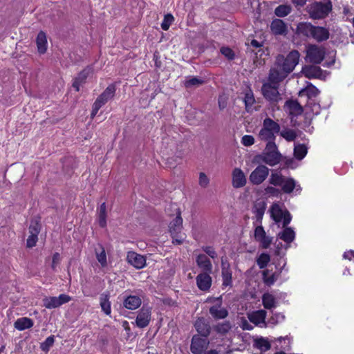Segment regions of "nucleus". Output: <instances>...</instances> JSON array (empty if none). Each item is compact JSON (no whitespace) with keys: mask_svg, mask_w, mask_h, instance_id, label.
<instances>
[{"mask_svg":"<svg viewBox=\"0 0 354 354\" xmlns=\"http://www.w3.org/2000/svg\"><path fill=\"white\" fill-rule=\"evenodd\" d=\"M283 219V227H286L287 225L290 223L292 216L290 212L287 210L284 211V214L282 217Z\"/></svg>","mask_w":354,"mask_h":354,"instance_id":"nucleus-58","label":"nucleus"},{"mask_svg":"<svg viewBox=\"0 0 354 354\" xmlns=\"http://www.w3.org/2000/svg\"><path fill=\"white\" fill-rule=\"evenodd\" d=\"M54 342V335H50L48 337L44 342L41 343L40 348L44 352H48L50 348L53 346Z\"/></svg>","mask_w":354,"mask_h":354,"instance_id":"nucleus-47","label":"nucleus"},{"mask_svg":"<svg viewBox=\"0 0 354 354\" xmlns=\"http://www.w3.org/2000/svg\"><path fill=\"white\" fill-rule=\"evenodd\" d=\"M204 83V80L197 77H191L186 80L184 85L187 88L199 86Z\"/></svg>","mask_w":354,"mask_h":354,"instance_id":"nucleus-45","label":"nucleus"},{"mask_svg":"<svg viewBox=\"0 0 354 354\" xmlns=\"http://www.w3.org/2000/svg\"><path fill=\"white\" fill-rule=\"evenodd\" d=\"M278 237L286 243H290L295 238V233L292 228L286 227L278 234Z\"/></svg>","mask_w":354,"mask_h":354,"instance_id":"nucleus-33","label":"nucleus"},{"mask_svg":"<svg viewBox=\"0 0 354 354\" xmlns=\"http://www.w3.org/2000/svg\"><path fill=\"white\" fill-rule=\"evenodd\" d=\"M174 20V18L171 14L165 15L163 21L161 23L162 29L164 30H167L169 28Z\"/></svg>","mask_w":354,"mask_h":354,"instance_id":"nucleus-49","label":"nucleus"},{"mask_svg":"<svg viewBox=\"0 0 354 354\" xmlns=\"http://www.w3.org/2000/svg\"><path fill=\"white\" fill-rule=\"evenodd\" d=\"M287 76L288 74L275 63L274 66L270 70L268 83L279 86V83L283 81Z\"/></svg>","mask_w":354,"mask_h":354,"instance_id":"nucleus-12","label":"nucleus"},{"mask_svg":"<svg viewBox=\"0 0 354 354\" xmlns=\"http://www.w3.org/2000/svg\"><path fill=\"white\" fill-rule=\"evenodd\" d=\"M197 266L201 268L204 272L211 273L212 270V265L209 258L203 254H201L196 257Z\"/></svg>","mask_w":354,"mask_h":354,"instance_id":"nucleus-26","label":"nucleus"},{"mask_svg":"<svg viewBox=\"0 0 354 354\" xmlns=\"http://www.w3.org/2000/svg\"><path fill=\"white\" fill-rule=\"evenodd\" d=\"M209 272H203L197 275L196 278L198 288L203 291L208 290L212 285V277Z\"/></svg>","mask_w":354,"mask_h":354,"instance_id":"nucleus-19","label":"nucleus"},{"mask_svg":"<svg viewBox=\"0 0 354 354\" xmlns=\"http://www.w3.org/2000/svg\"><path fill=\"white\" fill-rule=\"evenodd\" d=\"M253 346L259 349L261 351L265 352L270 348L271 345L267 339L260 337L254 340Z\"/></svg>","mask_w":354,"mask_h":354,"instance_id":"nucleus-39","label":"nucleus"},{"mask_svg":"<svg viewBox=\"0 0 354 354\" xmlns=\"http://www.w3.org/2000/svg\"><path fill=\"white\" fill-rule=\"evenodd\" d=\"M278 85H274L270 83L263 84L262 86L263 96L270 102H278L281 99L278 91Z\"/></svg>","mask_w":354,"mask_h":354,"instance_id":"nucleus-11","label":"nucleus"},{"mask_svg":"<svg viewBox=\"0 0 354 354\" xmlns=\"http://www.w3.org/2000/svg\"><path fill=\"white\" fill-rule=\"evenodd\" d=\"M263 305L266 309H272L276 306V300L274 297L269 293H266L262 297Z\"/></svg>","mask_w":354,"mask_h":354,"instance_id":"nucleus-40","label":"nucleus"},{"mask_svg":"<svg viewBox=\"0 0 354 354\" xmlns=\"http://www.w3.org/2000/svg\"><path fill=\"white\" fill-rule=\"evenodd\" d=\"M216 304L209 308L210 315L216 319H225L228 315V312L225 308L221 307V297L215 299Z\"/></svg>","mask_w":354,"mask_h":354,"instance_id":"nucleus-13","label":"nucleus"},{"mask_svg":"<svg viewBox=\"0 0 354 354\" xmlns=\"http://www.w3.org/2000/svg\"><path fill=\"white\" fill-rule=\"evenodd\" d=\"M292 11V8L290 5L281 4L274 9V14L279 17H284L288 15Z\"/></svg>","mask_w":354,"mask_h":354,"instance_id":"nucleus-41","label":"nucleus"},{"mask_svg":"<svg viewBox=\"0 0 354 354\" xmlns=\"http://www.w3.org/2000/svg\"><path fill=\"white\" fill-rule=\"evenodd\" d=\"M127 259L128 263L137 269H141L146 265L145 257L135 252H129L127 253Z\"/></svg>","mask_w":354,"mask_h":354,"instance_id":"nucleus-17","label":"nucleus"},{"mask_svg":"<svg viewBox=\"0 0 354 354\" xmlns=\"http://www.w3.org/2000/svg\"><path fill=\"white\" fill-rule=\"evenodd\" d=\"M310 38L314 39L318 42L326 41L329 38V31L324 27L314 26Z\"/></svg>","mask_w":354,"mask_h":354,"instance_id":"nucleus-24","label":"nucleus"},{"mask_svg":"<svg viewBox=\"0 0 354 354\" xmlns=\"http://www.w3.org/2000/svg\"><path fill=\"white\" fill-rule=\"evenodd\" d=\"M92 73L93 68L91 66H87L77 75L73 83V87L75 88L76 91H79L80 86L85 82L86 78Z\"/></svg>","mask_w":354,"mask_h":354,"instance_id":"nucleus-22","label":"nucleus"},{"mask_svg":"<svg viewBox=\"0 0 354 354\" xmlns=\"http://www.w3.org/2000/svg\"><path fill=\"white\" fill-rule=\"evenodd\" d=\"M254 143V138L252 136L245 135V146H251Z\"/></svg>","mask_w":354,"mask_h":354,"instance_id":"nucleus-62","label":"nucleus"},{"mask_svg":"<svg viewBox=\"0 0 354 354\" xmlns=\"http://www.w3.org/2000/svg\"><path fill=\"white\" fill-rule=\"evenodd\" d=\"M220 51L228 59H233L234 58V51L228 47H222Z\"/></svg>","mask_w":354,"mask_h":354,"instance_id":"nucleus-55","label":"nucleus"},{"mask_svg":"<svg viewBox=\"0 0 354 354\" xmlns=\"http://www.w3.org/2000/svg\"><path fill=\"white\" fill-rule=\"evenodd\" d=\"M284 109L292 116L301 115L304 111L303 106L296 100H287L285 102Z\"/></svg>","mask_w":354,"mask_h":354,"instance_id":"nucleus-18","label":"nucleus"},{"mask_svg":"<svg viewBox=\"0 0 354 354\" xmlns=\"http://www.w3.org/2000/svg\"><path fill=\"white\" fill-rule=\"evenodd\" d=\"M319 93L318 88L310 84L306 88L301 89L299 92V96L303 97L306 96L309 100L315 97Z\"/></svg>","mask_w":354,"mask_h":354,"instance_id":"nucleus-32","label":"nucleus"},{"mask_svg":"<svg viewBox=\"0 0 354 354\" xmlns=\"http://www.w3.org/2000/svg\"><path fill=\"white\" fill-rule=\"evenodd\" d=\"M266 193L272 196H277L280 194L281 191L279 189L268 186L265 189Z\"/></svg>","mask_w":354,"mask_h":354,"instance_id":"nucleus-60","label":"nucleus"},{"mask_svg":"<svg viewBox=\"0 0 354 354\" xmlns=\"http://www.w3.org/2000/svg\"><path fill=\"white\" fill-rule=\"evenodd\" d=\"M221 266H222V277L223 279V285L228 286L230 285L232 279V274L229 271V264L224 261L223 259L221 260Z\"/></svg>","mask_w":354,"mask_h":354,"instance_id":"nucleus-36","label":"nucleus"},{"mask_svg":"<svg viewBox=\"0 0 354 354\" xmlns=\"http://www.w3.org/2000/svg\"><path fill=\"white\" fill-rule=\"evenodd\" d=\"M270 30L274 35H286L288 34L287 24L280 19H274L272 21Z\"/></svg>","mask_w":354,"mask_h":354,"instance_id":"nucleus-16","label":"nucleus"},{"mask_svg":"<svg viewBox=\"0 0 354 354\" xmlns=\"http://www.w3.org/2000/svg\"><path fill=\"white\" fill-rule=\"evenodd\" d=\"M299 57V53L296 50H293L286 57L282 55H279L277 57L275 63L288 75L298 64Z\"/></svg>","mask_w":354,"mask_h":354,"instance_id":"nucleus-3","label":"nucleus"},{"mask_svg":"<svg viewBox=\"0 0 354 354\" xmlns=\"http://www.w3.org/2000/svg\"><path fill=\"white\" fill-rule=\"evenodd\" d=\"M115 86L114 84L109 85L106 89L100 94L95 102H98L102 106L104 105L109 100L112 99L115 93Z\"/></svg>","mask_w":354,"mask_h":354,"instance_id":"nucleus-20","label":"nucleus"},{"mask_svg":"<svg viewBox=\"0 0 354 354\" xmlns=\"http://www.w3.org/2000/svg\"><path fill=\"white\" fill-rule=\"evenodd\" d=\"M172 237V243L176 245H180L183 243L184 240L185 239V235L184 233L180 232V233H175L173 234H171Z\"/></svg>","mask_w":354,"mask_h":354,"instance_id":"nucleus-52","label":"nucleus"},{"mask_svg":"<svg viewBox=\"0 0 354 354\" xmlns=\"http://www.w3.org/2000/svg\"><path fill=\"white\" fill-rule=\"evenodd\" d=\"M102 107L100 104H98V102H95L93 104L92 107V111L91 113V117L93 118L96 114L97 113L99 109Z\"/></svg>","mask_w":354,"mask_h":354,"instance_id":"nucleus-61","label":"nucleus"},{"mask_svg":"<svg viewBox=\"0 0 354 354\" xmlns=\"http://www.w3.org/2000/svg\"><path fill=\"white\" fill-rule=\"evenodd\" d=\"M142 304L140 297L136 295H127L124 297L123 306L128 310H136Z\"/></svg>","mask_w":354,"mask_h":354,"instance_id":"nucleus-23","label":"nucleus"},{"mask_svg":"<svg viewBox=\"0 0 354 354\" xmlns=\"http://www.w3.org/2000/svg\"><path fill=\"white\" fill-rule=\"evenodd\" d=\"M301 73L304 76L308 79H323V71L322 68L316 65H306L302 68Z\"/></svg>","mask_w":354,"mask_h":354,"instance_id":"nucleus-14","label":"nucleus"},{"mask_svg":"<svg viewBox=\"0 0 354 354\" xmlns=\"http://www.w3.org/2000/svg\"><path fill=\"white\" fill-rule=\"evenodd\" d=\"M36 44L38 52L40 54H44L47 50V38L44 32L40 31L36 38Z\"/></svg>","mask_w":354,"mask_h":354,"instance_id":"nucleus-30","label":"nucleus"},{"mask_svg":"<svg viewBox=\"0 0 354 354\" xmlns=\"http://www.w3.org/2000/svg\"><path fill=\"white\" fill-rule=\"evenodd\" d=\"M270 260V255L266 253H262L257 259V264L260 268H266Z\"/></svg>","mask_w":354,"mask_h":354,"instance_id":"nucleus-48","label":"nucleus"},{"mask_svg":"<svg viewBox=\"0 0 354 354\" xmlns=\"http://www.w3.org/2000/svg\"><path fill=\"white\" fill-rule=\"evenodd\" d=\"M169 232L171 234H178L182 232L183 229V218L180 213L178 215L169 223Z\"/></svg>","mask_w":354,"mask_h":354,"instance_id":"nucleus-35","label":"nucleus"},{"mask_svg":"<svg viewBox=\"0 0 354 354\" xmlns=\"http://www.w3.org/2000/svg\"><path fill=\"white\" fill-rule=\"evenodd\" d=\"M279 133L281 136L285 138L287 141H294L297 138L296 133L292 129L284 130Z\"/></svg>","mask_w":354,"mask_h":354,"instance_id":"nucleus-50","label":"nucleus"},{"mask_svg":"<svg viewBox=\"0 0 354 354\" xmlns=\"http://www.w3.org/2000/svg\"><path fill=\"white\" fill-rule=\"evenodd\" d=\"M209 183V178L204 172L199 173L198 185L203 188L208 186Z\"/></svg>","mask_w":354,"mask_h":354,"instance_id":"nucleus-54","label":"nucleus"},{"mask_svg":"<svg viewBox=\"0 0 354 354\" xmlns=\"http://www.w3.org/2000/svg\"><path fill=\"white\" fill-rule=\"evenodd\" d=\"M254 208L257 219L261 221L266 210V205L264 203H258L255 205Z\"/></svg>","mask_w":354,"mask_h":354,"instance_id":"nucleus-51","label":"nucleus"},{"mask_svg":"<svg viewBox=\"0 0 354 354\" xmlns=\"http://www.w3.org/2000/svg\"><path fill=\"white\" fill-rule=\"evenodd\" d=\"M314 26L310 22H299L297 25L295 33L298 36L310 38Z\"/></svg>","mask_w":354,"mask_h":354,"instance_id":"nucleus-21","label":"nucleus"},{"mask_svg":"<svg viewBox=\"0 0 354 354\" xmlns=\"http://www.w3.org/2000/svg\"><path fill=\"white\" fill-rule=\"evenodd\" d=\"M254 238L259 241L263 248L267 249L270 247L272 238L266 236V232L262 226H258L254 230Z\"/></svg>","mask_w":354,"mask_h":354,"instance_id":"nucleus-15","label":"nucleus"},{"mask_svg":"<svg viewBox=\"0 0 354 354\" xmlns=\"http://www.w3.org/2000/svg\"><path fill=\"white\" fill-rule=\"evenodd\" d=\"M308 149L305 145H297L294 149V156L297 160H302L307 153Z\"/></svg>","mask_w":354,"mask_h":354,"instance_id":"nucleus-42","label":"nucleus"},{"mask_svg":"<svg viewBox=\"0 0 354 354\" xmlns=\"http://www.w3.org/2000/svg\"><path fill=\"white\" fill-rule=\"evenodd\" d=\"M270 214L272 218L276 222L279 223L282 220L284 212L281 209L280 206L274 203L270 208Z\"/></svg>","mask_w":354,"mask_h":354,"instance_id":"nucleus-37","label":"nucleus"},{"mask_svg":"<svg viewBox=\"0 0 354 354\" xmlns=\"http://www.w3.org/2000/svg\"><path fill=\"white\" fill-rule=\"evenodd\" d=\"M109 293L104 292L100 296V305L102 310L107 315L111 313V301H109Z\"/></svg>","mask_w":354,"mask_h":354,"instance_id":"nucleus-28","label":"nucleus"},{"mask_svg":"<svg viewBox=\"0 0 354 354\" xmlns=\"http://www.w3.org/2000/svg\"><path fill=\"white\" fill-rule=\"evenodd\" d=\"M37 236L38 235L30 234L28 238L27 239L26 243L28 248H32L36 245V243L38 240Z\"/></svg>","mask_w":354,"mask_h":354,"instance_id":"nucleus-56","label":"nucleus"},{"mask_svg":"<svg viewBox=\"0 0 354 354\" xmlns=\"http://www.w3.org/2000/svg\"><path fill=\"white\" fill-rule=\"evenodd\" d=\"M151 319V309L144 306L138 311L135 323L137 327L143 328L149 324Z\"/></svg>","mask_w":354,"mask_h":354,"instance_id":"nucleus-9","label":"nucleus"},{"mask_svg":"<svg viewBox=\"0 0 354 354\" xmlns=\"http://www.w3.org/2000/svg\"><path fill=\"white\" fill-rule=\"evenodd\" d=\"M343 257L344 259H348L351 260V257H354V250H350V251L344 252Z\"/></svg>","mask_w":354,"mask_h":354,"instance_id":"nucleus-64","label":"nucleus"},{"mask_svg":"<svg viewBox=\"0 0 354 354\" xmlns=\"http://www.w3.org/2000/svg\"><path fill=\"white\" fill-rule=\"evenodd\" d=\"M269 169L264 165H259L250 174V180L254 185L262 183L268 177Z\"/></svg>","mask_w":354,"mask_h":354,"instance_id":"nucleus-10","label":"nucleus"},{"mask_svg":"<svg viewBox=\"0 0 354 354\" xmlns=\"http://www.w3.org/2000/svg\"><path fill=\"white\" fill-rule=\"evenodd\" d=\"M61 257L58 252H55L53 256L51 268L53 270H56L57 266L60 263Z\"/></svg>","mask_w":354,"mask_h":354,"instance_id":"nucleus-59","label":"nucleus"},{"mask_svg":"<svg viewBox=\"0 0 354 354\" xmlns=\"http://www.w3.org/2000/svg\"><path fill=\"white\" fill-rule=\"evenodd\" d=\"M96 259L100 263L102 267H105L107 265L106 254L105 252L104 248L101 245L98 244V248L95 249Z\"/></svg>","mask_w":354,"mask_h":354,"instance_id":"nucleus-38","label":"nucleus"},{"mask_svg":"<svg viewBox=\"0 0 354 354\" xmlns=\"http://www.w3.org/2000/svg\"><path fill=\"white\" fill-rule=\"evenodd\" d=\"M99 225L101 227L106 225V208L105 203L101 204L98 213Z\"/></svg>","mask_w":354,"mask_h":354,"instance_id":"nucleus-43","label":"nucleus"},{"mask_svg":"<svg viewBox=\"0 0 354 354\" xmlns=\"http://www.w3.org/2000/svg\"><path fill=\"white\" fill-rule=\"evenodd\" d=\"M269 183L274 186L281 187V191L286 194H290L294 189L301 190L300 185H297L292 178L286 177L277 171L271 174Z\"/></svg>","mask_w":354,"mask_h":354,"instance_id":"nucleus-2","label":"nucleus"},{"mask_svg":"<svg viewBox=\"0 0 354 354\" xmlns=\"http://www.w3.org/2000/svg\"><path fill=\"white\" fill-rule=\"evenodd\" d=\"M209 344L207 337L195 335L192 339L190 350L193 354H202L207 349Z\"/></svg>","mask_w":354,"mask_h":354,"instance_id":"nucleus-7","label":"nucleus"},{"mask_svg":"<svg viewBox=\"0 0 354 354\" xmlns=\"http://www.w3.org/2000/svg\"><path fill=\"white\" fill-rule=\"evenodd\" d=\"M280 126L277 122L270 118H266L263 120L259 136L264 140H274L276 135L280 132Z\"/></svg>","mask_w":354,"mask_h":354,"instance_id":"nucleus-4","label":"nucleus"},{"mask_svg":"<svg viewBox=\"0 0 354 354\" xmlns=\"http://www.w3.org/2000/svg\"><path fill=\"white\" fill-rule=\"evenodd\" d=\"M262 274L264 283L269 286L274 284L277 279V275L275 273L270 274L269 270H263Z\"/></svg>","mask_w":354,"mask_h":354,"instance_id":"nucleus-44","label":"nucleus"},{"mask_svg":"<svg viewBox=\"0 0 354 354\" xmlns=\"http://www.w3.org/2000/svg\"><path fill=\"white\" fill-rule=\"evenodd\" d=\"M325 57V48L315 44H310L306 48V58L314 64H320Z\"/></svg>","mask_w":354,"mask_h":354,"instance_id":"nucleus-6","label":"nucleus"},{"mask_svg":"<svg viewBox=\"0 0 354 354\" xmlns=\"http://www.w3.org/2000/svg\"><path fill=\"white\" fill-rule=\"evenodd\" d=\"M203 250L212 259H215L217 257V254L216 251L211 246L203 247Z\"/></svg>","mask_w":354,"mask_h":354,"instance_id":"nucleus-57","label":"nucleus"},{"mask_svg":"<svg viewBox=\"0 0 354 354\" xmlns=\"http://www.w3.org/2000/svg\"><path fill=\"white\" fill-rule=\"evenodd\" d=\"M231 328V325L229 322H224L223 323L218 324L214 326V329L220 334H226Z\"/></svg>","mask_w":354,"mask_h":354,"instance_id":"nucleus-46","label":"nucleus"},{"mask_svg":"<svg viewBox=\"0 0 354 354\" xmlns=\"http://www.w3.org/2000/svg\"><path fill=\"white\" fill-rule=\"evenodd\" d=\"M41 230V225L37 221H32L29 227V233L38 235Z\"/></svg>","mask_w":354,"mask_h":354,"instance_id":"nucleus-53","label":"nucleus"},{"mask_svg":"<svg viewBox=\"0 0 354 354\" xmlns=\"http://www.w3.org/2000/svg\"><path fill=\"white\" fill-rule=\"evenodd\" d=\"M266 312L263 310L253 312L252 313L248 314L249 320L256 325L265 322Z\"/></svg>","mask_w":354,"mask_h":354,"instance_id":"nucleus-34","label":"nucleus"},{"mask_svg":"<svg viewBox=\"0 0 354 354\" xmlns=\"http://www.w3.org/2000/svg\"><path fill=\"white\" fill-rule=\"evenodd\" d=\"M34 322L32 319L28 317H21L17 319L15 323L14 326L16 329L19 330H24L26 329L30 328L32 327Z\"/></svg>","mask_w":354,"mask_h":354,"instance_id":"nucleus-29","label":"nucleus"},{"mask_svg":"<svg viewBox=\"0 0 354 354\" xmlns=\"http://www.w3.org/2000/svg\"><path fill=\"white\" fill-rule=\"evenodd\" d=\"M71 297L66 294H61L58 297H46L42 300L43 305L48 309L58 308L60 306L69 302Z\"/></svg>","mask_w":354,"mask_h":354,"instance_id":"nucleus-8","label":"nucleus"},{"mask_svg":"<svg viewBox=\"0 0 354 354\" xmlns=\"http://www.w3.org/2000/svg\"><path fill=\"white\" fill-rule=\"evenodd\" d=\"M333 5L330 0L324 1H315L308 4L306 10L312 19H323L326 18L332 10Z\"/></svg>","mask_w":354,"mask_h":354,"instance_id":"nucleus-1","label":"nucleus"},{"mask_svg":"<svg viewBox=\"0 0 354 354\" xmlns=\"http://www.w3.org/2000/svg\"><path fill=\"white\" fill-rule=\"evenodd\" d=\"M291 1L296 6H299V7L304 6L306 3V1H307V0H291Z\"/></svg>","mask_w":354,"mask_h":354,"instance_id":"nucleus-63","label":"nucleus"},{"mask_svg":"<svg viewBox=\"0 0 354 354\" xmlns=\"http://www.w3.org/2000/svg\"><path fill=\"white\" fill-rule=\"evenodd\" d=\"M260 107L259 105L257 104L253 94L250 92H245V109L248 112H253V111H257Z\"/></svg>","mask_w":354,"mask_h":354,"instance_id":"nucleus-27","label":"nucleus"},{"mask_svg":"<svg viewBox=\"0 0 354 354\" xmlns=\"http://www.w3.org/2000/svg\"><path fill=\"white\" fill-rule=\"evenodd\" d=\"M268 141L263 153V161L269 165L273 166L279 162L281 154L277 151V147L274 140Z\"/></svg>","mask_w":354,"mask_h":354,"instance_id":"nucleus-5","label":"nucleus"},{"mask_svg":"<svg viewBox=\"0 0 354 354\" xmlns=\"http://www.w3.org/2000/svg\"><path fill=\"white\" fill-rule=\"evenodd\" d=\"M232 186L234 188L243 186V172L240 168H235L232 171Z\"/></svg>","mask_w":354,"mask_h":354,"instance_id":"nucleus-31","label":"nucleus"},{"mask_svg":"<svg viewBox=\"0 0 354 354\" xmlns=\"http://www.w3.org/2000/svg\"><path fill=\"white\" fill-rule=\"evenodd\" d=\"M194 326L199 334L198 335L205 337L209 336L211 328L204 318L198 319L195 322Z\"/></svg>","mask_w":354,"mask_h":354,"instance_id":"nucleus-25","label":"nucleus"}]
</instances>
